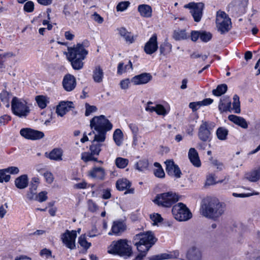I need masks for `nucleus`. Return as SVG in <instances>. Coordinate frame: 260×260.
<instances>
[{
    "label": "nucleus",
    "instance_id": "ddd939ff",
    "mask_svg": "<svg viewBox=\"0 0 260 260\" xmlns=\"http://www.w3.org/2000/svg\"><path fill=\"white\" fill-rule=\"evenodd\" d=\"M157 38L156 34H154L145 44L144 50L147 54L155 53L158 49Z\"/></svg>",
    "mask_w": 260,
    "mask_h": 260
},
{
    "label": "nucleus",
    "instance_id": "1a4fd4ad",
    "mask_svg": "<svg viewBox=\"0 0 260 260\" xmlns=\"http://www.w3.org/2000/svg\"><path fill=\"white\" fill-rule=\"evenodd\" d=\"M11 107L13 113L19 117L26 116L29 112L26 102L19 100L16 97L13 98Z\"/></svg>",
    "mask_w": 260,
    "mask_h": 260
},
{
    "label": "nucleus",
    "instance_id": "37998d69",
    "mask_svg": "<svg viewBox=\"0 0 260 260\" xmlns=\"http://www.w3.org/2000/svg\"><path fill=\"white\" fill-rule=\"evenodd\" d=\"M6 172L5 169L0 170V182L2 183L3 181L7 182L10 180V176L6 174Z\"/></svg>",
    "mask_w": 260,
    "mask_h": 260
},
{
    "label": "nucleus",
    "instance_id": "7c9ffc66",
    "mask_svg": "<svg viewBox=\"0 0 260 260\" xmlns=\"http://www.w3.org/2000/svg\"><path fill=\"white\" fill-rule=\"evenodd\" d=\"M100 142H94L93 140L92 141V144L89 148L90 152L92 153V154L96 156L99 155L101 151V147L102 146V144L99 143Z\"/></svg>",
    "mask_w": 260,
    "mask_h": 260
},
{
    "label": "nucleus",
    "instance_id": "2eb2a0df",
    "mask_svg": "<svg viewBox=\"0 0 260 260\" xmlns=\"http://www.w3.org/2000/svg\"><path fill=\"white\" fill-rule=\"evenodd\" d=\"M64 89L67 91L73 90L76 85V81L75 77L71 74L65 75L62 81Z\"/></svg>",
    "mask_w": 260,
    "mask_h": 260
},
{
    "label": "nucleus",
    "instance_id": "c85d7f7f",
    "mask_svg": "<svg viewBox=\"0 0 260 260\" xmlns=\"http://www.w3.org/2000/svg\"><path fill=\"white\" fill-rule=\"evenodd\" d=\"M231 103L229 98H224L220 100L218 108L221 112L229 110L231 108Z\"/></svg>",
    "mask_w": 260,
    "mask_h": 260
},
{
    "label": "nucleus",
    "instance_id": "5fc2aeb1",
    "mask_svg": "<svg viewBox=\"0 0 260 260\" xmlns=\"http://www.w3.org/2000/svg\"><path fill=\"white\" fill-rule=\"evenodd\" d=\"M154 174L155 176L159 178H162L165 176V173L161 167H158L155 169L154 170Z\"/></svg>",
    "mask_w": 260,
    "mask_h": 260
},
{
    "label": "nucleus",
    "instance_id": "a211bd4d",
    "mask_svg": "<svg viewBox=\"0 0 260 260\" xmlns=\"http://www.w3.org/2000/svg\"><path fill=\"white\" fill-rule=\"evenodd\" d=\"M202 257L200 250L196 246L189 248L186 254L187 260H202Z\"/></svg>",
    "mask_w": 260,
    "mask_h": 260
},
{
    "label": "nucleus",
    "instance_id": "a878e982",
    "mask_svg": "<svg viewBox=\"0 0 260 260\" xmlns=\"http://www.w3.org/2000/svg\"><path fill=\"white\" fill-rule=\"evenodd\" d=\"M104 72L100 66H96L93 72L92 78L96 83H101L103 81Z\"/></svg>",
    "mask_w": 260,
    "mask_h": 260
},
{
    "label": "nucleus",
    "instance_id": "c9c22d12",
    "mask_svg": "<svg viewBox=\"0 0 260 260\" xmlns=\"http://www.w3.org/2000/svg\"><path fill=\"white\" fill-rule=\"evenodd\" d=\"M228 134V131L223 127H219L216 131V135L218 139L225 140Z\"/></svg>",
    "mask_w": 260,
    "mask_h": 260
},
{
    "label": "nucleus",
    "instance_id": "49530a36",
    "mask_svg": "<svg viewBox=\"0 0 260 260\" xmlns=\"http://www.w3.org/2000/svg\"><path fill=\"white\" fill-rule=\"evenodd\" d=\"M85 115L89 116L91 113L95 112L97 110V108L94 106H90L88 103L85 104Z\"/></svg>",
    "mask_w": 260,
    "mask_h": 260
},
{
    "label": "nucleus",
    "instance_id": "ea45409f",
    "mask_svg": "<svg viewBox=\"0 0 260 260\" xmlns=\"http://www.w3.org/2000/svg\"><path fill=\"white\" fill-rule=\"evenodd\" d=\"M128 163V160L122 157H117L115 160V164L117 167L119 168H125Z\"/></svg>",
    "mask_w": 260,
    "mask_h": 260
},
{
    "label": "nucleus",
    "instance_id": "bf43d9fd",
    "mask_svg": "<svg viewBox=\"0 0 260 260\" xmlns=\"http://www.w3.org/2000/svg\"><path fill=\"white\" fill-rule=\"evenodd\" d=\"M216 183L214 178L213 176L209 175L207 177L206 181L205 183L206 186H210L212 185H214Z\"/></svg>",
    "mask_w": 260,
    "mask_h": 260
},
{
    "label": "nucleus",
    "instance_id": "412c9836",
    "mask_svg": "<svg viewBox=\"0 0 260 260\" xmlns=\"http://www.w3.org/2000/svg\"><path fill=\"white\" fill-rule=\"evenodd\" d=\"M138 11L140 15L145 18H150L152 14V9L150 6L146 4L140 5Z\"/></svg>",
    "mask_w": 260,
    "mask_h": 260
},
{
    "label": "nucleus",
    "instance_id": "39448f33",
    "mask_svg": "<svg viewBox=\"0 0 260 260\" xmlns=\"http://www.w3.org/2000/svg\"><path fill=\"white\" fill-rule=\"evenodd\" d=\"M108 252L125 257H130L133 253L132 248L126 239L113 241L109 247Z\"/></svg>",
    "mask_w": 260,
    "mask_h": 260
},
{
    "label": "nucleus",
    "instance_id": "e2e57ef3",
    "mask_svg": "<svg viewBox=\"0 0 260 260\" xmlns=\"http://www.w3.org/2000/svg\"><path fill=\"white\" fill-rule=\"evenodd\" d=\"M40 254L42 256H45L46 258H48L51 255V251L47 249H43L40 252Z\"/></svg>",
    "mask_w": 260,
    "mask_h": 260
},
{
    "label": "nucleus",
    "instance_id": "4c0bfd02",
    "mask_svg": "<svg viewBox=\"0 0 260 260\" xmlns=\"http://www.w3.org/2000/svg\"><path fill=\"white\" fill-rule=\"evenodd\" d=\"M149 165V162L147 159H144L140 160L136 164V167L139 171H143L146 169Z\"/></svg>",
    "mask_w": 260,
    "mask_h": 260
},
{
    "label": "nucleus",
    "instance_id": "f704fd0d",
    "mask_svg": "<svg viewBox=\"0 0 260 260\" xmlns=\"http://www.w3.org/2000/svg\"><path fill=\"white\" fill-rule=\"evenodd\" d=\"M36 101L40 108L41 109L45 108L48 102L47 98L44 95H38L35 98Z\"/></svg>",
    "mask_w": 260,
    "mask_h": 260
},
{
    "label": "nucleus",
    "instance_id": "aec40b11",
    "mask_svg": "<svg viewBox=\"0 0 260 260\" xmlns=\"http://www.w3.org/2000/svg\"><path fill=\"white\" fill-rule=\"evenodd\" d=\"M105 172L102 167H95L90 170L88 175L92 178H96L101 180L104 179L105 177Z\"/></svg>",
    "mask_w": 260,
    "mask_h": 260
},
{
    "label": "nucleus",
    "instance_id": "8fccbe9b",
    "mask_svg": "<svg viewBox=\"0 0 260 260\" xmlns=\"http://www.w3.org/2000/svg\"><path fill=\"white\" fill-rule=\"evenodd\" d=\"M34 5L31 1H28L24 6V10L27 12H31L34 11Z\"/></svg>",
    "mask_w": 260,
    "mask_h": 260
},
{
    "label": "nucleus",
    "instance_id": "20e7f679",
    "mask_svg": "<svg viewBox=\"0 0 260 260\" xmlns=\"http://www.w3.org/2000/svg\"><path fill=\"white\" fill-rule=\"evenodd\" d=\"M87 51L82 44H78L77 46L69 49L68 59L71 62L72 66L75 70H80L83 66L82 60L85 58Z\"/></svg>",
    "mask_w": 260,
    "mask_h": 260
},
{
    "label": "nucleus",
    "instance_id": "680f3d73",
    "mask_svg": "<svg viewBox=\"0 0 260 260\" xmlns=\"http://www.w3.org/2000/svg\"><path fill=\"white\" fill-rule=\"evenodd\" d=\"M191 39L192 41H196L199 37H200V32L198 31H192L190 34Z\"/></svg>",
    "mask_w": 260,
    "mask_h": 260
},
{
    "label": "nucleus",
    "instance_id": "58836bf2",
    "mask_svg": "<svg viewBox=\"0 0 260 260\" xmlns=\"http://www.w3.org/2000/svg\"><path fill=\"white\" fill-rule=\"evenodd\" d=\"M92 153L84 152L82 154L81 159L85 162L89 161H98L97 158L94 156Z\"/></svg>",
    "mask_w": 260,
    "mask_h": 260
},
{
    "label": "nucleus",
    "instance_id": "79ce46f5",
    "mask_svg": "<svg viewBox=\"0 0 260 260\" xmlns=\"http://www.w3.org/2000/svg\"><path fill=\"white\" fill-rule=\"evenodd\" d=\"M233 109L235 110L236 113H240V103L239 101V97L235 94L233 97Z\"/></svg>",
    "mask_w": 260,
    "mask_h": 260
},
{
    "label": "nucleus",
    "instance_id": "f257e3e1",
    "mask_svg": "<svg viewBox=\"0 0 260 260\" xmlns=\"http://www.w3.org/2000/svg\"><path fill=\"white\" fill-rule=\"evenodd\" d=\"M225 205L216 198L207 197L202 201L201 214L214 220H217L224 213Z\"/></svg>",
    "mask_w": 260,
    "mask_h": 260
},
{
    "label": "nucleus",
    "instance_id": "603ef678",
    "mask_svg": "<svg viewBox=\"0 0 260 260\" xmlns=\"http://www.w3.org/2000/svg\"><path fill=\"white\" fill-rule=\"evenodd\" d=\"M44 176L46 179V181L47 183L50 184L54 180L53 174L50 172H46L44 173Z\"/></svg>",
    "mask_w": 260,
    "mask_h": 260
},
{
    "label": "nucleus",
    "instance_id": "9d476101",
    "mask_svg": "<svg viewBox=\"0 0 260 260\" xmlns=\"http://www.w3.org/2000/svg\"><path fill=\"white\" fill-rule=\"evenodd\" d=\"M185 8L191 9L190 13L192 16L194 21H200L202 15L204 7V4L202 3H190L184 6Z\"/></svg>",
    "mask_w": 260,
    "mask_h": 260
},
{
    "label": "nucleus",
    "instance_id": "4be33fe9",
    "mask_svg": "<svg viewBox=\"0 0 260 260\" xmlns=\"http://www.w3.org/2000/svg\"><path fill=\"white\" fill-rule=\"evenodd\" d=\"M188 156L190 161L194 166L199 167L201 166L198 153L194 148H191L189 149Z\"/></svg>",
    "mask_w": 260,
    "mask_h": 260
},
{
    "label": "nucleus",
    "instance_id": "13d9d810",
    "mask_svg": "<svg viewBox=\"0 0 260 260\" xmlns=\"http://www.w3.org/2000/svg\"><path fill=\"white\" fill-rule=\"evenodd\" d=\"M88 206L89 210L91 212H95L98 210V206L92 201H88Z\"/></svg>",
    "mask_w": 260,
    "mask_h": 260
},
{
    "label": "nucleus",
    "instance_id": "09e8293b",
    "mask_svg": "<svg viewBox=\"0 0 260 260\" xmlns=\"http://www.w3.org/2000/svg\"><path fill=\"white\" fill-rule=\"evenodd\" d=\"M169 258V255L168 254L164 253L158 255L152 256L150 257L149 260H162L168 259Z\"/></svg>",
    "mask_w": 260,
    "mask_h": 260
},
{
    "label": "nucleus",
    "instance_id": "a19ab883",
    "mask_svg": "<svg viewBox=\"0 0 260 260\" xmlns=\"http://www.w3.org/2000/svg\"><path fill=\"white\" fill-rule=\"evenodd\" d=\"M78 243L81 246L85 249H87L91 246V243L87 241L85 235L80 236L79 238Z\"/></svg>",
    "mask_w": 260,
    "mask_h": 260
},
{
    "label": "nucleus",
    "instance_id": "72a5a7b5",
    "mask_svg": "<svg viewBox=\"0 0 260 260\" xmlns=\"http://www.w3.org/2000/svg\"><path fill=\"white\" fill-rule=\"evenodd\" d=\"M123 134L120 129H116L113 134V139L117 145L120 146L122 143Z\"/></svg>",
    "mask_w": 260,
    "mask_h": 260
},
{
    "label": "nucleus",
    "instance_id": "864d4df0",
    "mask_svg": "<svg viewBox=\"0 0 260 260\" xmlns=\"http://www.w3.org/2000/svg\"><path fill=\"white\" fill-rule=\"evenodd\" d=\"M91 17L94 21L99 24H102L104 21V18L96 12L92 15Z\"/></svg>",
    "mask_w": 260,
    "mask_h": 260
},
{
    "label": "nucleus",
    "instance_id": "b1692460",
    "mask_svg": "<svg viewBox=\"0 0 260 260\" xmlns=\"http://www.w3.org/2000/svg\"><path fill=\"white\" fill-rule=\"evenodd\" d=\"M45 155L51 160H60L62 159V150L61 149L55 148L50 153H46Z\"/></svg>",
    "mask_w": 260,
    "mask_h": 260
},
{
    "label": "nucleus",
    "instance_id": "3c124183",
    "mask_svg": "<svg viewBox=\"0 0 260 260\" xmlns=\"http://www.w3.org/2000/svg\"><path fill=\"white\" fill-rule=\"evenodd\" d=\"M150 218L153 221V225H155L157 222H160L162 220V218L158 214L151 215Z\"/></svg>",
    "mask_w": 260,
    "mask_h": 260
},
{
    "label": "nucleus",
    "instance_id": "de8ad7c7",
    "mask_svg": "<svg viewBox=\"0 0 260 260\" xmlns=\"http://www.w3.org/2000/svg\"><path fill=\"white\" fill-rule=\"evenodd\" d=\"M200 39L205 42L209 41L212 38V35L210 32H200Z\"/></svg>",
    "mask_w": 260,
    "mask_h": 260
},
{
    "label": "nucleus",
    "instance_id": "774afa93",
    "mask_svg": "<svg viewBox=\"0 0 260 260\" xmlns=\"http://www.w3.org/2000/svg\"><path fill=\"white\" fill-rule=\"evenodd\" d=\"M201 106H207L211 104L213 102V100L211 99H206L202 101H200Z\"/></svg>",
    "mask_w": 260,
    "mask_h": 260
},
{
    "label": "nucleus",
    "instance_id": "423d86ee",
    "mask_svg": "<svg viewBox=\"0 0 260 260\" xmlns=\"http://www.w3.org/2000/svg\"><path fill=\"white\" fill-rule=\"evenodd\" d=\"M179 200L178 196L172 191L158 194L153 200L158 206L170 208Z\"/></svg>",
    "mask_w": 260,
    "mask_h": 260
},
{
    "label": "nucleus",
    "instance_id": "69168bd1",
    "mask_svg": "<svg viewBox=\"0 0 260 260\" xmlns=\"http://www.w3.org/2000/svg\"><path fill=\"white\" fill-rule=\"evenodd\" d=\"M127 67V65H126L124 67H123V63H120L118 66V71H117L118 73L119 74H122L123 72L125 71Z\"/></svg>",
    "mask_w": 260,
    "mask_h": 260
},
{
    "label": "nucleus",
    "instance_id": "bb28decb",
    "mask_svg": "<svg viewBox=\"0 0 260 260\" xmlns=\"http://www.w3.org/2000/svg\"><path fill=\"white\" fill-rule=\"evenodd\" d=\"M125 230L126 225L123 221H116L113 222L112 231L114 234H118L124 232Z\"/></svg>",
    "mask_w": 260,
    "mask_h": 260
},
{
    "label": "nucleus",
    "instance_id": "5701e85b",
    "mask_svg": "<svg viewBox=\"0 0 260 260\" xmlns=\"http://www.w3.org/2000/svg\"><path fill=\"white\" fill-rule=\"evenodd\" d=\"M229 119L234 123L239 125L243 128H247L248 127V123L246 120L243 117L231 115L229 116Z\"/></svg>",
    "mask_w": 260,
    "mask_h": 260
},
{
    "label": "nucleus",
    "instance_id": "cd10ccee",
    "mask_svg": "<svg viewBox=\"0 0 260 260\" xmlns=\"http://www.w3.org/2000/svg\"><path fill=\"white\" fill-rule=\"evenodd\" d=\"M16 187L19 189L25 188L28 185L27 176L23 175L17 178L15 181Z\"/></svg>",
    "mask_w": 260,
    "mask_h": 260
},
{
    "label": "nucleus",
    "instance_id": "0e129e2a",
    "mask_svg": "<svg viewBox=\"0 0 260 260\" xmlns=\"http://www.w3.org/2000/svg\"><path fill=\"white\" fill-rule=\"evenodd\" d=\"M212 163L213 165L217 167V169H219V170H221L222 169L223 166V164L221 162L218 161L217 160L212 159Z\"/></svg>",
    "mask_w": 260,
    "mask_h": 260
},
{
    "label": "nucleus",
    "instance_id": "e433bc0d",
    "mask_svg": "<svg viewBox=\"0 0 260 260\" xmlns=\"http://www.w3.org/2000/svg\"><path fill=\"white\" fill-rule=\"evenodd\" d=\"M9 93L6 90H3L0 93V99L1 101L4 104H6V106L7 108H9L10 107L9 104Z\"/></svg>",
    "mask_w": 260,
    "mask_h": 260
},
{
    "label": "nucleus",
    "instance_id": "a18cd8bd",
    "mask_svg": "<svg viewBox=\"0 0 260 260\" xmlns=\"http://www.w3.org/2000/svg\"><path fill=\"white\" fill-rule=\"evenodd\" d=\"M129 2H121L119 3L116 7L117 11H123L125 10L129 6Z\"/></svg>",
    "mask_w": 260,
    "mask_h": 260
},
{
    "label": "nucleus",
    "instance_id": "dca6fc26",
    "mask_svg": "<svg viewBox=\"0 0 260 260\" xmlns=\"http://www.w3.org/2000/svg\"><path fill=\"white\" fill-rule=\"evenodd\" d=\"M166 165V171L170 175H174L177 178H179L181 172L178 167L174 164V162L171 160H168L165 162Z\"/></svg>",
    "mask_w": 260,
    "mask_h": 260
},
{
    "label": "nucleus",
    "instance_id": "338daca9",
    "mask_svg": "<svg viewBox=\"0 0 260 260\" xmlns=\"http://www.w3.org/2000/svg\"><path fill=\"white\" fill-rule=\"evenodd\" d=\"M129 81L128 79L122 80L120 82V86L122 89H126L128 86Z\"/></svg>",
    "mask_w": 260,
    "mask_h": 260
},
{
    "label": "nucleus",
    "instance_id": "473e14b6",
    "mask_svg": "<svg viewBox=\"0 0 260 260\" xmlns=\"http://www.w3.org/2000/svg\"><path fill=\"white\" fill-rule=\"evenodd\" d=\"M228 87L226 84H223L217 86L216 89L213 90L212 93L216 96H220L227 90Z\"/></svg>",
    "mask_w": 260,
    "mask_h": 260
},
{
    "label": "nucleus",
    "instance_id": "f03ea898",
    "mask_svg": "<svg viewBox=\"0 0 260 260\" xmlns=\"http://www.w3.org/2000/svg\"><path fill=\"white\" fill-rule=\"evenodd\" d=\"M90 126L97 132V134H95L93 131L88 134L89 136L94 135L93 141L104 142L106 133L112 129V124L105 116L100 115L94 116L90 120Z\"/></svg>",
    "mask_w": 260,
    "mask_h": 260
},
{
    "label": "nucleus",
    "instance_id": "9b49d317",
    "mask_svg": "<svg viewBox=\"0 0 260 260\" xmlns=\"http://www.w3.org/2000/svg\"><path fill=\"white\" fill-rule=\"evenodd\" d=\"M77 237L76 231L71 232L67 230L64 233L61 235V239L63 243L67 247L71 250L75 248V239Z\"/></svg>",
    "mask_w": 260,
    "mask_h": 260
},
{
    "label": "nucleus",
    "instance_id": "052dcab7",
    "mask_svg": "<svg viewBox=\"0 0 260 260\" xmlns=\"http://www.w3.org/2000/svg\"><path fill=\"white\" fill-rule=\"evenodd\" d=\"M5 170L7 171V173H10L12 174H18L19 171V169L16 167H9L5 169Z\"/></svg>",
    "mask_w": 260,
    "mask_h": 260
},
{
    "label": "nucleus",
    "instance_id": "c03bdc74",
    "mask_svg": "<svg viewBox=\"0 0 260 260\" xmlns=\"http://www.w3.org/2000/svg\"><path fill=\"white\" fill-rule=\"evenodd\" d=\"M155 112L160 115L165 116L167 114V111L165 107L160 104H157L155 106Z\"/></svg>",
    "mask_w": 260,
    "mask_h": 260
},
{
    "label": "nucleus",
    "instance_id": "c756f323",
    "mask_svg": "<svg viewBox=\"0 0 260 260\" xmlns=\"http://www.w3.org/2000/svg\"><path fill=\"white\" fill-rule=\"evenodd\" d=\"M130 187V183L126 179H119L116 182V187L119 190H124Z\"/></svg>",
    "mask_w": 260,
    "mask_h": 260
},
{
    "label": "nucleus",
    "instance_id": "4468645a",
    "mask_svg": "<svg viewBox=\"0 0 260 260\" xmlns=\"http://www.w3.org/2000/svg\"><path fill=\"white\" fill-rule=\"evenodd\" d=\"M210 135L211 132L208 128V122L203 121L199 129V138L203 142L210 141Z\"/></svg>",
    "mask_w": 260,
    "mask_h": 260
},
{
    "label": "nucleus",
    "instance_id": "0eeeda50",
    "mask_svg": "<svg viewBox=\"0 0 260 260\" xmlns=\"http://www.w3.org/2000/svg\"><path fill=\"white\" fill-rule=\"evenodd\" d=\"M216 24L217 30L222 34L228 32L232 27L231 19L224 12L221 10L216 13Z\"/></svg>",
    "mask_w": 260,
    "mask_h": 260
},
{
    "label": "nucleus",
    "instance_id": "f3484780",
    "mask_svg": "<svg viewBox=\"0 0 260 260\" xmlns=\"http://www.w3.org/2000/svg\"><path fill=\"white\" fill-rule=\"evenodd\" d=\"M152 76L149 73H142L135 76L132 79V82L135 85L146 84L150 81Z\"/></svg>",
    "mask_w": 260,
    "mask_h": 260
},
{
    "label": "nucleus",
    "instance_id": "4d7b16f0",
    "mask_svg": "<svg viewBox=\"0 0 260 260\" xmlns=\"http://www.w3.org/2000/svg\"><path fill=\"white\" fill-rule=\"evenodd\" d=\"M201 103L200 102H192L190 103L189 105V107L190 108H191L193 111H196L199 108L201 107Z\"/></svg>",
    "mask_w": 260,
    "mask_h": 260
},
{
    "label": "nucleus",
    "instance_id": "6ab92c4d",
    "mask_svg": "<svg viewBox=\"0 0 260 260\" xmlns=\"http://www.w3.org/2000/svg\"><path fill=\"white\" fill-rule=\"evenodd\" d=\"M73 105L72 102H62L57 106L56 112L58 115L63 116L73 107Z\"/></svg>",
    "mask_w": 260,
    "mask_h": 260
},
{
    "label": "nucleus",
    "instance_id": "7ed1b4c3",
    "mask_svg": "<svg viewBox=\"0 0 260 260\" xmlns=\"http://www.w3.org/2000/svg\"><path fill=\"white\" fill-rule=\"evenodd\" d=\"M135 240H139L135 244L140 252L136 257V259L139 260H141L145 256L146 252L156 242V239L151 232L137 234L135 236Z\"/></svg>",
    "mask_w": 260,
    "mask_h": 260
},
{
    "label": "nucleus",
    "instance_id": "393cba45",
    "mask_svg": "<svg viewBox=\"0 0 260 260\" xmlns=\"http://www.w3.org/2000/svg\"><path fill=\"white\" fill-rule=\"evenodd\" d=\"M246 178L250 181L256 182L260 179V167L246 174Z\"/></svg>",
    "mask_w": 260,
    "mask_h": 260
},
{
    "label": "nucleus",
    "instance_id": "2f4dec72",
    "mask_svg": "<svg viewBox=\"0 0 260 260\" xmlns=\"http://www.w3.org/2000/svg\"><path fill=\"white\" fill-rule=\"evenodd\" d=\"M188 37V35L184 29L175 30L173 33V38L176 40L186 39Z\"/></svg>",
    "mask_w": 260,
    "mask_h": 260
},
{
    "label": "nucleus",
    "instance_id": "6e6d98bb",
    "mask_svg": "<svg viewBox=\"0 0 260 260\" xmlns=\"http://www.w3.org/2000/svg\"><path fill=\"white\" fill-rule=\"evenodd\" d=\"M47 193L46 191H42L40 192L38 196H36V198H38V201L39 202H44L47 199Z\"/></svg>",
    "mask_w": 260,
    "mask_h": 260
},
{
    "label": "nucleus",
    "instance_id": "6e6552de",
    "mask_svg": "<svg viewBox=\"0 0 260 260\" xmlns=\"http://www.w3.org/2000/svg\"><path fill=\"white\" fill-rule=\"evenodd\" d=\"M174 218L178 221H186L190 219L192 214L186 205L182 203L174 205L172 209Z\"/></svg>",
    "mask_w": 260,
    "mask_h": 260
},
{
    "label": "nucleus",
    "instance_id": "f8f14e48",
    "mask_svg": "<svg viewBox=\"0 0 260 260\" xmlns=\"http://www.w3.org/2000/svg\"><path fill=\"white\" fill-rule=\"evenodd\" d=\"M20 134L25 139L34 140L40 139L44 136V134L43 132L29 128L21 129Z\"/></svg>",
    "mask_w": 260,
    "mask_h": 260
}]
</instances>
